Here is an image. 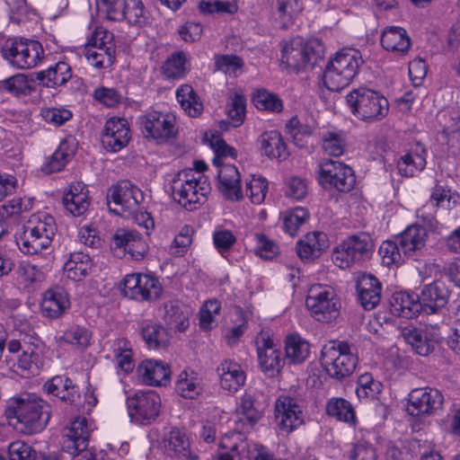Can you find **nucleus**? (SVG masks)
<instances>
[{
	"mask_svg": "<svg viewBox=\"0 0 460 460\" xmlns=\"http://www.w3.org/2000/svg\"><path fill=\"white\" fill-rule=\"evenodd\" d=\"M14 428L25 435L41 432L48 425L51 416L50 405L35 394H22L13 401L10 407Z\"/></svg>",
	"mask_w": 460,
	"mask_h": 460,
	"instance_id": "obj_1",
	"label": "nucleus"
},
{
	"mask_svg": "<svg viewBox=\"0 0 460 460\" xmlns=\"http://www.w3.org/2000/svg\"><path fill=\"white\" fill-rule=\"evenodd\" d=\"M56 231L57 225L52 216L46 213L32 215L23 232L16 238V243L22 253L37 254L50 245Z\"/></svg>",
	"mask_w": 460,
	"mask_h": 460,
	"instance_id": "obj_2",
	"label": "nucleus"
},
{
	"mask_svg": "<svg viewBox=\"0 0 460 460\" xmlns=\"http://www.w3.org/2000/svg\"><path fill=\"white\" fill-rule=\"evenodd\" d=\"M172 197L189 211L196 210L207 200L209 184L202 175L196 176L192 169L179 172L172 181Z\"/></svg>",
	"mask_w": 460,
	"mask_h": 460,
	"instance_id": "obj_3",
	"label": "nucleus"
},
{
	"mask_svg": "<svg viewBox=\"0 0 460 460\" xmlns=\"http://www.w3.org/2000/svg\"><path fill=\"white\" fill-rule=\"evenodd\" d=\"M358 361L356 347L344 341H331L322 349L321 364L326 373L337 380L352 375Z\"/></svg>",
	"mask_w": 460,
	"mask_h": 460,
	"instance_id": "obj_4",
	"label": "nucleus"
},
{
	"mask_svg": "<svg viewBox=\"0 0 460 460\" xmlns=\"http://www.w3.org/2000/svg\"><path fill=\"white\" fill-rule=\"evenodd\" d=\"M324 47L318 39L305 42L301 37H295L284 42L281 50V63L296 72L312 69L323 58Z\"/></svg>",
	"mask_w": 460,
	"mask_h": 460,
	"instance_id": "obj_5",
	"label": "nucleus"
},
{
	"mask_svg": "<svg viewBox=\"0 0 460 460\" xmlns=\"http://www.w3.org/2000/svg\"><path fill=\"white\" fill-rule=\"evenodd\" d=\"M346 100L353 115L360 120L378 121L388 114L387 99L372 89H354L347 95Z\"/></svg>",
	"mask_w": 460,
	"mask_h": 460,
	"instance_id": "obj_6",
	"label": "nucleus"
},
{
	"mask_svg": "<svg viewBox=\"0 0 460 460\" xmlns=\"http://www.w3.org/2000/svg\"><path fill=\"white\" fill-rule=\"evenodd\" d=\"M219 447L228 451L220 453L217 460H274V456L265 447L249 444L240 434H226Z\"/></svg>",
	"mask_w": 460,
	"mask_h": 460,
	"instance_id": "obj_7",
	"label": "nucleus"
},
{
	"mask_svg": "<svg viewBox=\"0 0 460 460\" xmlns=\"http://www.w3.org/2000/svg\"><path fill=\"white\" fill-rule=\"evenodd\" d=\"M2 56L12 66L20 69L35 67L44 56V49L37 40H15L2 49Z\"/></svg>",
	"mask_w": 460,
	"mask_h": 460,
	"instance_id": "obj_8",
	"label": "nucleus"
},
{
	"mask_svg": "<svg viewBox=\"0 0 460 460\" xmlns=\"http://www.w3.org/2000/svg\"><path fill=\"white\" fill-rule=\"evenodd\" d=\"M127 407L131 421L148 425L159 416L161 398L154 390L137 391L127 398Z\"/></svg>",
	"mask_w": 460,
	"mask_h": 460,
	"instance_id": "obj_9",
	"label": "nucleus"
},
{
	"mask_svg": "<svg viewBox=\"0 0 460 460\" xmlns=\"http://www.w3.org/2000/svg\"><path fill=\"white\" fill-rule=\"evenodd\" d=\"M373 250L369 235L361 234L344 240L332 252V261L341 269L349 268L368 258Z\"/></svg>",
	"mask_w": 460,
	"mask_h": 460,
	"instance_id": "obj_10",
	"label": "nucleus"
},
{
	"mask_svg": "<svg viewBox=\"0 0 460 460\" xmlns=\"http://www.w3.org/2000/svg\"><path fill=\"white\" fill-rule=\"evenodd\" d=\"M305 305L315 320L326 323L337 318L341 307L334 290L322 286L310 288Z\"/></svg>",
	"mask_w": 460,
	"mask_h": 460,
	"instance_id": "obj_11",
	"label": "nucleus"
},
{
	"mask_svg": "<svg viewBox=\"0 0 460 460\" xmlns=\"http://www.w3.org/2000/svg\"><path fill=\"white\" fill-rule=\"evenodd\" d=\"M106 199L111 212L123 215L136 212L144 196L141 190L130 181H122L108 189Z\"/></svg>",
	"mask_w": 460,
	"mask_h": 460,
	"instance_id": "obj_12",
	"label": "nucleus"
},
{
	"mask_svg": "<svg viewBox=\"0 0 460 460\" xmlns=\"http://www.w3.org/2000/svg\"><path fill=\"white\" fill-rule=\"evenodd\" d=\"M138 123L146 138L164 143L177 134L176 118L173 114L151 111L139 117Z\"/></svg>",
	"mask_w": 460,
	"mask_h": 460,
	"instance_id": "obj_13",
	"label": "nucleus"
},
{
	"mask_svg": "<svg viewBox=\"0 0 460 460\" xmlns=\"http://www.w3.org/2000/svg\"><path fill=\"white\" fill-rule=\"evenodd\" d=\"M319 182L324 188L335 189L341 192L350 191L356 182L353 170L347 164L325 159L319 164Z\"/></svg>",
	"mask_w": 460,
	"mask_h": 460,
	"instance_id": "obj_14",
	"label": "nucleus"
},
{
	"mask_svg": "<svg viewBox=\"0 0 460 460\" xmlns=\"http://www.w3.org/2000/svg\"><path fill=\"white\" fill-rule=\"evenodd\" d=\"M122 293L137 301H150L160 296L162 287L158 279L151 275L130 274L123 280Z\"/></svg>",
	"mask_w": 460,
	"mask_h": 460,
	"instance_id": "obj_15",
	"label": "nucleus"
},
{
	"mask_svg": "<svg viewBox=\"0 0 460 460\" xmlns=\"http://www.w3.org/2000/svg\"><path fill=\"white\" fill-rule=\"evenodd\" d=\"M442 393L431 387L413 389L409 394L407 411L412 416H429L442 408Z\"/></svg>",
	"mask_w": 460,
	"mask_h": 460,
	"instance_id": "obj_16",
	"label": "nucleus"
},
{
	"mask_svg": "<svg viewBox=\"0 0 460 460\" xmlns=\"http://www.w3.org/2000/svg\"><path fill=\"white\" fill-rule=\"evenodd\" d=\"M257 354L261 371L269 377L277 376L284 366V358L277 344L268 334L261 332L256 338Z\"/></svg>",
	"mask_w": 460,
	"mask_h": 460,
	"instance_id": "obj_17",
	"label": "nucleus"
},
{
	"mask_svg": "<svg viewBox=\"0 0 460 460\" xmlns=\"http://www.w3.org/2000/svg\"><path fill=\"white\" fill-rule=\"evenodd\" d=\"M275 417L281 430L290 433L304 423L301 407L296 399L280 396L276 401Z\"/></svg>",
	"mask_w": 460,
	"mask_h": 460,
	"instance_id": "obj_18",
	"label": "nucleus"
},
{
	"mask_svg": "<svg viewBox=\"0 0 460 460\" xmlns=\"http://www.w3.org/2000/svg\"><path fill=\"white\" fill-rule=\"evenodd\" d=\"M131 138L128 123L125 119H109L102 130V143L108 152H119L124 148Z\"/></svg>",
	"mask_w": 460,
	"mask_h": 460,
	"instance_id": "obj_19",
	"label": "nucleus"
},
{
	"mask_svg": "<svg viewBox=\"0 0 460 460\" xmlns=\"http://www.w3.org/2000/svg\"><path fill=\"white\" fill-rule=\"evenodd\" d=\"M449 289L443 281L436 280L423 286L419 294L422 313L433 314L438 313L448 302Z\"/></svg>",
	"mask_w": 460,
	"mask_h": 460,
	"instance_id": "obj_20",
	"label": "nucleus"
},
{
	"mask_svg": "<svg viewBox=\"0 0 460 460\" xmlns=\"http://www.w3.org/2000/svg\"><path fill=\"white\" fill-rule=\"evenodd\" d=\"M437 328L419 329L415 326H405L401 334L403 340L420 356L429 355L434 349V342L439 341Z\"/></svg>",
	"mask_w": 460,
	"mask_h": 460,
	"instance_id": "obj_21",
	"label": "nucleus"
},
{
	"mask_svg": "<svg viewBox=\"0 0 460 460\" xmlns=\"http://www.w3.org/2000/svg\"><path fill=\"white\" fill-rule=\"evenodd\" d=\"M217 188L224 198L230 201H240L243 198L241 175L232 164H223L217 172Z\"/></svg>",
	"mask_w": 460,
	"mask_h": 460,
	"instance_id": "obj_22",
	"label": "nucleus"
},
{
	"mask_svg": "<svg viewBox=\"0 0 460 460\" xmlns=\"http://www.w3.org/2000/svg\"><path fill=\"white\" fill-rule=\"evenodd\" d=\"M62 203L66 210L74 217L84 215L91 203L86 185L81 181L71 183L64 192Z\"/></svg>",
	"mask_w": 460,
	"mask_h": 460,
	"instance_id": "obj_23",
	"label": "nucleus"
},
{
	"mask_svg": "<svg viewBox=\"0 0 460 460\" xmlns=\"http://www.w3.org/2000/svg\"><path fill=\"white\" fill-rule=\"evenodd\" d=\"M358 300L365 310H372L380 303L381 282L371 274H363L357 281Z\"/></svg>",
	"mask_w": 460,
	"mask_h": 460,
	"instance_id": "obj_24",
	"label": "nucleus"
},
{
	"mask_svg": "<svg viewBox=\"0 0 460 460\" xmlns=\"http://www.w3.org/2000/svg\"><path fill=\"white\" fill-rule=\"evenodd\" d=\"M44 391L68 404H75L80 398L78 387L65 375L55 376L43 385Z\"/></svg>",
	"mask_w": 460,
	"mask_h": 460,
	"instance_id": "obj_25",
	"label": "nucleus"
},
{
	"mask_svg": "<svg viewBox=\"0 0 460 460\" xmlns=\"http://www.w3.org/2000/svg\"><path fill=\"white\" fill-rule=\"evenodd\" d=\"M137 370L142 381L153 386L165 385L171 376L169 366L160 360H145L138 365Z\"/></svg>",
	"mask_w": 460,
	"mask_h": 460,
	"instance_id": "obj_26",
	"label": "nucleus"
},
{
	"mask_svg": "<svg viewBox=\"0 0 460 460\" xmlns=\"http://www.w3.org/2000/svg\"><path fill=\"white\" fill-rule=\"evenodd\" d=\"M92 430V424H89L84 417L75 418L64 432V437L66 438V447L69 450L86 449Z\"/></svg>",
	"mask_w": 460,
	"mask_h": 460,
	"instance_id": "obj_27",
	"label": "nucleus"
},
{
	"mask_svg": "<svg viewBox=\"0 0 460 460\" xmlns=\"http://www.w3.org/2000/svg\"><path fill=\"white\" fill-rule=\"evenodd\" d=\"M161 445L170 456L174 455L190 458L191 460L196 459V457H191L189 438L184 431L178 428H171L169 430L164 431Z\"/></svg>",
	"mask_w": 460,
	"mask_h": 460,
	"instance_id": "obj_28",
	"label": "nucleus"
},
{
	"mask_svg": "<svg viewBox=\"0 0 460 460\" xmlns=\"http://www.w3.org/2000/svg\"><path fill=\"white\" fill-rule=\"evenodd\" d=\"M163 318L166 324L174 331L184 332L190 325V309L178 300H171L164 304Z\"/></svg>",
	"mask_w": 460,
	"mask_h": 460,
	"instance_id": "obj_29",
	"label": "nucleus"
},
{
	"mask_svg": "<svg viewBox=\"0 0 460 460\" xmlns=\"http://www.w3.org/2000/svg\"><path fill=\"white\" fill-rule=\"evenodd\" d=\"M390 304L392 313L397 316L412 318L422 313L419 295L395 292Z\"/></svg>",
	"mask_w": 460,
	"mask_h": 460,
	"instance_id": "obj_30",
	"label": "nucleus"
},
{
	"mask_svg": "<svg viewBox=\"0 0 460 460\" xmlns=\"http://www.w3.org/2000/svg\"><path fill=\"white\" fill-rule=\"evenodd\" d=\"M259 143L262 155L270 159L283 161L288 156L287 145L277 130L263 132L259 137Z\"/></svg>",
	"mask_w": 460,
	"mask_h": 460,
	"instance_id": "obj_31",
	"label": "nucleus"
},
{
	"mask_svg": "<svg viewBox=\"0 0 460 460\" xmlns=\"http://www.w3.org/2000/svg\"><path fill=\"white\" fill-rule=\"evenodd\" d=\"M426 149L418 145L414 150H411L397 161V170L400 175L413 177L424 170L426 166Z\"/></svg>",
	"mask_w": 460,
	"mask_h": 460,
	"instance_id": "obj_32",
	"label": "nucleus"
},
{
	"mask_svg": "<svg viewBox=\"0 0 460 460\" xmlns=\"http://www.w3.org/2000/svg\"><path fill=\"white\" fill-rule=\"evenodd\" d=\"M220 376V385L224 390L228 392H236L243 385L246 375L241 366L231 360L224 361L217 367Z\"/></svg>",
	"mask_w": 460,
	"mask_h": 460,
	"instance_id": "obj_33",
	"label": "nucleus"
},
{
	"mask_svg": "<svg viewBox=\"0 0 460 460\" xmlns=\"http://www.w3.org/2000/svg\"><path fill=\"white\" fill-rule=\"evenodd\" d=\"M328 63L333 65V66L340 70V73L345 74V76L353 79L363 64V58L358 50L345 49L337 52L335 57Z\"/></svg>",
	"mask_w": 460,
	"mask_h": 460,
	"instance_id": "obj_34",
	"label": "nucleus"
},
{
	"mask_svg": "<svg viewBox=\"0 0 460 460\" xmlns=\"http://www.w3.org/2000/svg\"><path fill=\"white\" fill-rule=\"evenodd\" d=\"M70 302L67 294L62 290H47L40 304L43 315L49 318H58L69 307Z\"/></svg>",
	"mask_w": 460,
	"mask_h": 460,
	"instance_id": "obj_35",
	"label": "nucleus"
},
{
	"mask_svg": "<svg viewBox=\"0 0 460 460\" xmlns=\"http://www.w3.org/2000/svg\"><path fill=\"white\" fill-rule=\"evenodd\" d=\"M35 77L43 87H58L64 85L72 77V71L67 63L58 62L46 70L36 72Z\"/></svg>",
	"mask_w": 460,
	"mask_h": 460,
	"instance_id": "obj_36",
	"label": "nucleus"
},
{
	"mask_svg": "<svg viewBox=\"0 0 460 460\" xmlns=\"http://www.w3.org/2000/svg\"><path fill=\"white\" fill-rule=\"evenodd\" d=\"M381 45L388 51L405 54L410 49L411 40L406 30L398 26H391L383 31Z\"/></svg>",
	"mask_w": 460,
	"mask_h": 460,
	"instance_id": "obj_37",
	"label": "nucleus"
},
{
	"mask_svg": "<svg viewBox=\"0 0 460 460\" xmlns=\"http://www.w3.org/2000/svg\"><path fill=\"white\" fill-rule=\"evenodd\" d=\"M92 267L93 261L88 254L75 252L69 254L63 266V271L67 279L79 281L89 274Z\"/></svg>",
	"mask_w": 460,
	"mask_h": 460,
	"instance_id": "obj_38",
	"label": "nucleus"
},
{
	"mask_svg": "<svg viewBox=\"0 0 460 460\" xmlns=\"http://www.w3.org/2000/svg\"><path fill=\"white\" fill-rule=\"evenodd\" d=\"M427 231L423 226L412 225L408 226L396 239L404 255H411L413 252L424 247Z\"/></svg>",
	"mask_w": 460,
	"mask_h": 460,
	"instance_id": "obj_39",
	"label": "nucleus"
},
{
	"mask_svg": "<svg viewBox=\"0 0 460 460\" xmlns=\"http://www.w3.org/2000/svg\"><path fill=\"white\" fill-rule=\"evenodd\" d=\"M264 408V404L254 395L244 394L240 399L237 413L241 421H245L250 428H252L262 418Z\"/></svg>",
	"mask_w": 460,
	"mask_h": 460,
	"instance_id": "obj_40",
	"label": "nucleus"
},
{
	"mask_svg": "<svg viewBox=\"0 0 460 460\" xmlns=\"http://www.w3.org/2000/svg\"><path fill=\"white\" fill-rule=\"evenodd\" d=\"M36 81L38 80L35 77V73L31 75L16 74L0 81V88L13 95H29L35 91Z\"/></svg>",
	"mask_w": 460,
	"mask_h": 460,
	"instance_id": "obj_41",
	"label": "nucleus"
},
{
	"mask_svg": "<svg viewBox=\"0 0 460 460\" xmlns=\"http://www.w3.org/2000/svg\"><path fill=\"white\" fill-rule=\"evenodd\" d=\"M140 332L149 349L164 348L169 342L167 330L160 323L143 322Z\"/></svg>",
	"mask_w": 460,
	"mask_h": 460,
	"instance_id": "obj_42",
	"label": "nucleus"
},
{
	"mask_svg": "<svg viewBox=\"0 0 460 460\" xmlns=\"http://www.w3.org/2000/svg\"><path fill=\"white\" fill-rule=\"evenodd\" d=\"M181 107L190 117H199L203 111V103L191 85L182 84L176 91Z\"/></svg>",
	"mask_w": 460,
	"mask_h": 460,
	"instance_id": "obj_43",
	"label": "nucleus"
},
{
	"mask_svg": "<svg viewBox=\"0 0 460 460\" xmlns=\"http://www.w3.org/2000/svg\"><path fill=\"white\" fill-rule=\"evenodd\" d=\"M286 358L292 364H301L310 353L309 343L297 335L288 336L286 340Z\"/></svg>",
	"mask_w": 460,
	"mask_h": 460,
	"instance_id": "obj_44",
	"label": "nucleus"
},
{
	"mask_svg": "<svg viewBox=\"0 0 460 460\" xmlns=\"http://www.w3.org/2000/svg\"><path fill=\"white\" fill-rule=\"evenodd\" d=\"M271 6L276 11L283 27L293 23L295 18L303 10L299 0H271Z\"/></svg>",
	"mask_w": 460,
	"mask_h": 460,
	"instance_id": "obj_45",
	"label": "nucleus"
},
{
	"mask_svg": "<svg viewBox=\"0 0 460 460\" xmlns=\"http://www.w3.org/2000/svg\"><path fill=\"white\" fill-rule=\"evenodd\" d=\"M176 390L181 396L187 399H194L201 391L200 382L194 372L190 374L186 370L179 375L176 383Z\"/></svg>",
	"mask_w": 460,
	"mask_h": 460,
	"instance_id": "obj_46",
	"label": "nucleus"
},
{
	"mask_svg": "<svg viewBox=\"0 0 460 460\" xmlns=\"http://www.w3.org/2000/svg\"><path fill=\"white\" fill-rule=\"evenodd\" d=\"M347 145L346 136L342 131H325L322 136L323 151L332 156L343 155Z\"/></svg>",
	"mask_w": 460,
	"mask_h": 460,
	"instance_id": "obj_47",
	"label": "nucleus"
},
{
	"mask_svg": "<svg viewBox=\"0 0 460 460\" xmlns=\"http://www.w3.org/2000/svg\"><path fill=\"white\" fill-rule=\"evenodd\" d=\"M187 56L183 51L172 53L163 66L164 75L172 79L181 78L186 73Z\"/></svg>",
	"mask_w": 460,
	"mask_h": 460,
	"instance_id": "obj_48",
	"label": "nucleus"
},
{
	"mask_svg": "<svg viewBox=\"0 0 460 460\" xmlns=\"http://www.w3.org/2000/svg\"><path fill=\"white\" fill-rule=\"evenodd\" d=\"M445 200H449V196L446 189L437 185L430 195L429 200L422 208L417 210V216L429 224L434 220V213L429 212V208H438Z\"/></svg>",
	"mask_w": 460,
	"mask_h": 460,
	"instance_id": "obj_49",
	"label": "nucleus"
},
{
	"mask_svg": "<svg viewBox=\"0 0 460 460\" xmlns=\"http://www.w3.org/2000/svg\"><path fill=\"white\" fill-rule=\"evenodd\" d=\"M91 338L92 333L87 328L75 325L64 332L59 341L82 349L90 345Z\"/></svg>",
	"mask_w": 460,
	"mask_h": 460,
	"instance_id": "obj_50",
	"label": "nucleus"
},
{
	"mask_svg": "<svg viewBox=\"0 0 460 460\" xmlns=\"http://www.w3.org/2000/svg\"><path fill=\"white\" fill-rule=\"evenodd\" d=\"M252 102L255 107L261 111L279 113L283 110L282 100L277 94L265 89L258 90L253 95Z\"/></svg>",
	"mask_w": 460,
	"mask_h": 460,
	"instance_id": "obj_51",
	"label": "nucleus"
},
{
	"mask_svg": "<svg viewBox=\"0 0 460 460\" xmlns=\"http://www.w3.org/2000/svg\"><path fill=\"white\" fill-rule=\"evenodd\" d=\"M382 384L374 379L371 374L359 376L356 394L359 400L374 399L382 391Z\"/></svg>",
	"mask_w": 460,
	"mask_h": 460,
	"instance_id": "obj_52",
	"label": "nucleus"
},
{
	"mask_svg": "<svg viewBox=\"0 0 460 460\" xmlns=\"http://www.w3.org/2000/svg\"><path fill=\"white\" fill-rule=\"evenodd\" d=\"M329 416L335 417L339 420L352 422L355 419L354 411L350 403L342 398H332L326 406Z\"/></svg>",
	"mask_w": 460,
	"mask_h": 460,
	"instance_id": "obj_53",
	"label": "nucleus"
},
{
	"mask_svg": "<svg viewBox=\"0 0 460 460\" xmlns=\"http://www.w3.org/2000/svg\"><path fill=\"white\" fill-rule=\"evenodd\" d=\"M323 79L325 87L332 92L341 91L353 80L349 76H345V74L340 73V70L330 63L326 65Z\"/></svg>",
	"mask_w": 460,
	"mask_h": 460,
	"instance_id": "obj_54",
	"label": "nucleus"
},
{
	"mask_svg": "<svg viewBox=\"0 0 460 460\" xmlns=\"http://www.w3.org/2000/svg\"><path fill=\"white\" fill-rule=\"evenodd\" d=\"M126 0H96L97 9L108 20L120 22L125 18Z\"/></svg>",
	"mask_w": 460,
	"mask_h": 460,
	"instance_id": "obj_55",
	"label": "nucleus"
},
{
	"mask_svg": "<svg viewBox=\"0 0 460 460\" xmlns=\"http://www.w3.org/2000/svg\"><path fill=\"white\" fill-rule=\"evenodd\" d=\"M17 274V281L25 288L44 279L42 271L37 266L29 262L21 263L18 267Z\"/></svg>",
	"mask_w": 460,
	"mask_h": 460,
	"instance_id": "obj_56",
	"label": "nucleus"
},
{
	"mask_svg": "<svg viewBox=\"0 0 460 460\" xmlns=\"http://www.w3.org/2000/svg\"><path fill=\"white\" fill-rule=\"evenodd\" d=\"M309 214L305 208L297 207L287 211L283 217L285 231L290 235H295L298 227L308 219Z\"/></svg>",
	"mask_w": 460,
	"mask_h": 460,
	"instance_id": "obj_57",
	"label": "nucleus"
},
{
	"mask_svg": "<svg viewBox=\"0 0 460 460\" xmlns=\"http://www.w3.org/2000/svg\"><path fill=\"white\" fill-rule=\"evenodd\" d=\"M246 99L240 93H234L229 97L228 118L234 127L240 126L245 116Z\"/></svg>",
	"mask_w": 460,
	"mask_h": 460,
	"instance_id": "obj_58",
	"label": "nucleus"
},
{
	"mask_svg": "<svg viewBox=\"0 0 460 460\" xmlns=\"http://www.w3.org/2000/svg\"><path fill=\"white\" fill-rule=\"evenodd\" d=\"M84 55L87 60L96 68H108L115 61V51L102 50L85 47Z\"/></svg>",
	"mask_w": 460,
	"mask_h": 460,
	"instance_id": "obj_59",
	"label": "nucleus"
},
{
	"mask_svg": "<svg viewBox=\"0 0 460 460\" xmlns=\"http://www.w3.org/2000/svg\"><path fill=\"white\" fill-rule=\"evenodd\" d=\"M268 190V182L265 179L252 176L245 182V193L254 204L264 201Z\"/></svg>",
	"mask_w": 460,
	"mask_h": 460,
	"instance_id": "obj_60",
	"label": "nucleus"
},
{
	"mask_svg": "<svg viewBox=\"0 0 460 460\" xmlns=\"http://www.w3.org/2000/svg\"><path fill=\"white\" fill-rule=\"evenodd\" d=\"M10 460H37L38 452L27 442L15 440L8 447Z\"/></svg>",
	"mask_w": 460,
	"mask_h": 460,
	"instance_id": "obj_61",
	"label": "nucleus"
},
{
	"mask_svg": "<svg viewBox=\"0 0 460 460\" xmlns=\"http://www.w3.org/2000/svg\"><path fill=\"white\" fill-rule=\"evenodd\" d=\"M402 252L397 240L395 242L385 241L379 247V254L382 257L383 263L387 266L401 263L402 261Z\"/></svg>",
	"mask_w": 460,
	"mask_h": 460,
	"instance_id": "obj_62",
	"label": "nucleus"
},
{
	"mask_svg": "<svg viewBox=\"0 0 460 460\" xmlns=\"http://www.w3.org/2000/svg\"><path fill=\"white\" fill-rule=\"evenodd\" d=\"M134 231L123 228L115 231L111 239L110 246L117 256H122L127 253Z\"/></svg>",
	"mask_w": 460,
	"mask_h": 460,
	"instance_id": "obj_63",
	"label": "nucleus"
},
{
	"mask_svg": "<svg viewBox=\"0 0 460 460\" xmlns=\"http://www.w3.org/2000/svg\"><path fill=\"white\" fill-rule=\"evenodd\" d=\"M85 47H93L96 49L115 51L113 35L103 29H96Z\"/></svg>",
	"mask_w": 460,
	"mask_h": 460,
	"instance_id": "obj_64",
	"label": "nucleus"
}]
</instances>
